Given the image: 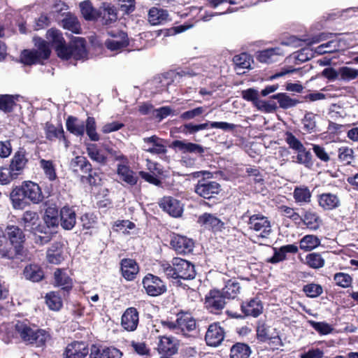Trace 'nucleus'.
Segmentation results:
<instances>
[{
	"label": "nucleus",
	"instance_id": "5701e85b",
	"mask_svg": "<svg viewBox=\"0 0 358 358\" xmlns=\"http://www.w3.org/2000/svg\"><path fill=\"white\" fill-rule=\"evenodd\" d=\"M138 313L135 308H127L122 316L121 324L127 331H134L138 324Z\"/></svg>",
	"mask_w": 358,
	"mask_h": 358
},
{
	"label": "nucleus",
	"instance_id": "20e7f679",
	"mask_svg": "<svg viewBox=\"0 0 358 358\" xmlns=\"http://www.w3.org/2000/svg\"><path fill=\"white\" fill-rule=\"evenodd\" d=\"M66 127L67 130L75 136H83L86 131L91 141L99 140V135L96 132V121L93 117H88L85 122L77 117L69 116L66 120Z\"/></svg>",
	"mask_w": 358,
	"mask_h": 358
},
{
	"label": "nucleus",
	"instance_id": "338daca9",
	"mask_svg": "<svg viewBox=\"0 0 358 358\" xmlns=\"http://www.w3.org/2000/svg\"><path fill=\"white\" fill-rule=\"evenodd\" d=\"M15 178H17V176H15L10 168H0V184L7 185Z\"/></svg>",
	"mask_w": 358,
	"mask_h": 358
},
{
	"label": "nucleus",
	"instance_id": "f3484780",
	"mask_svg": "<svg viewBox=\"0 0 358 358\" xmlns=\"http://www.w3.org/2000/svg\"><path fill=\"white\" fill-rule=\"evenodd\" d=\"M241 308L245 316L257 317L263 313L264 306L262 301L258 297H255L243 302Z\"/></svg>",
	"mask_w": 358,
	"mask_h": 358
},
{
	"label": "nucleus",
	"instance_id": "f704fd0d",
	"mask_svg": "<svg viewBox=\"0 0 358 358\" xmlns=\"http://www.w3.org/2000/svg\"><path fill=\"white\" fill-rule=\"evenodd\" d=\"M79 7L81 14L85 20L88 21H94L99 17V10L95 9L90 1L80 2Z\"/></svg>",
	"mask_w": 358,
	"mask_h": 358
},
{
	"label": "nucleus",
	"instance_id": "58836bf2",
	"mask_svg": "<svg viewBox=\"0 0 358 358\" xmlns=\"http://www.w3.org/2000/svg\"><path fill=\"white\" fill-rule=\"evenodd\" d=\"M23 273L26 279L32 282H38L43 278V271L36 264H30L26 266Z\"/></svg>",
	"mask_w": 358,
	"mask_h": 358
},
{
	"label": "nucleus",
	"instance_id": "5fc2aeb1",
	"mask_svg": "<svg viewBox=\"0 0 358 358\" xmlns=\"http://www.w3.org/2000/svg\"><path fill=\"white\" fill-rule=\"evenodd\" d=\"M338 157L340 162L348 165L351 164L354 159V151L351 148L342 146L338 148Z\"/></svg>",
	"mask_w": 358,
	"mask_h": 358
},
{
	"label": "nucleus",
	"instance_id": "4be33fe9",
	"mask_svg": "<svg viewBox=\"0 0 358 358\" xmlns=\"http://www.w3.org/2000/svg\"><path fill=\"white\" fill-rule=\"evenodd\" d=\"M28 159L27 157V152L23 148H20L13 155L10 169L15 174L19 176L25 168Z\"/></svg>",
	"mask_w": 358,
	"mask_h": 358
},
{
	"label": "nucleus",
	"instance_id": "0e129e2a",
	"mask_svg": "<svg viewBox=\"0 0 358 358\" xmlns=\"http://www.w3.org/2000/svg\"><path fill=\"white\" fill-rule=\"evenodd\" d=\"M334 280L338 286L341 287H349L352 284L351 276L345 273H337L334 275Z\"/></svg>",
	"mask_w": 358,
	"mask_h": 358
},
{
	"label": "nucleus",
	"instance_id": "052dcab7",
	"mask_svg": "<svg viewBox=\"0 0 358 358\" xmlns=\"http://www.w3.org/2000/svg\"><path fill=\"white\" fill-rule=\"evenodd\" d=\"M358 77V70L348 66L339 69V79L350 81Z\"/></svg>",
	"mask_w": 358,
	"mask_h": 358
},
{
	"label": "nucleus",
	"instance_id": "9d476101",
	"mask_svg": "<svg viewBox=\"0 0 358 358\" xmlns=\"http://www.w3.org/2000/svg\"><path fill=\"white\" fill-rule=\"evenodd\" d=\"M221 190L220 185L215 181L203 178L198 180L194 187V192L203 199H210L218 194Z\"/></svg>",
	"mask_w": 358,
	"mask_h": 358
},
{
	"label": "nucleus",
	"instance_id": "774afa93",
	"mask_svg": "<svg viewBox=\"0 0 358 358\" xmlns=\"http://www.w3.org/2000/svg\"><path fill=\"white\" fill-rule=\"evenodd\" d=\"M285 135V141L290 148L297 151L304 147L302 143L292 133L287 132Z\"/></svg>",
	"mask_w": 358,
	"mask_h": 358
},
{
	"label": "nucleus",
	"instance_id": "49530a36",
	"mask_svg": "<svg viewBox=\"0 0 358 358\" xmlns=\"http://www.w3.org/2000/svg\"><path fill=\"white\" fill-rule=\"evenodd\" d=\"M71 166L77 171L79 168L85 173H90L92 171V165L87 159L83 156H77L71 162Z\"/></svg>",
	"mask_w": 358,
	"mask_h": 358
},
{
	"label": "nucleus",
	"instance_id": "2eb2a0df",
	"mask_svg": "<svg viewBox=\"0 0 358 358\" xmlns=\"http://www.w3.org/2000/svg\"><path fill=\"white\" fill-rule=\"evenodd\" d=\"M171 245L179 254H187L193 250L194 243L192 239L184 236L174 235Z\"/></svg>",
	"mask_w": 358,
	"mask_h": 358
},
{
	"label": "nucleus",
	"instance_id": "9b49d317",
	"mask_svg": "<svg viewBox=\"0 0 358 358\" xmlns=\"http://www.w3.org/2000/svg\"><path fill=\"white\" fill-rule=\"evenodd\" d=\"M142 282L146 293L151 296H159L166 291L164 282L152 274L146 275Z\"/></svg>",
	"mask_w": 358,
	"mask_h": 358
},
{
	"label": "nucleus",
	"instance_id": "c85d7f7f",
	"mask_svg": "<svg viewBox=\"0 0 358 358\" xmlns=\"http://www.w3.org/2000/svg\"><path fill=\"white\" fill-rule=\"evenodd\" d=\"M148 20L152 25H159L169 20L167 10L157 7H152L149 10Z\"/></svg>",
	"mask_w": 358,
	"mask_h": 358
},
{
	"label": "nucleus",
	"instance_id": "c03bdc74",
	"mask_svg": "<svg viewBox=\"0 0 358 358\" xmlns=\"http://www.w3.org/2000/svg\"><path fill=\"white\" fill-rule=\"evenodd\" d=\"M301 221L311 230L317 229L321 224L320 217L315 213L311 211L306 212Z\"/></svg>",
	"mask_w": 358,
	"mask_h": 358
},
{
	"label": "nucleus",
	"instance_id": "864d4df0",
	"mask_svg": "<svg viewBox=\"0 0 358 358\" xmlns=\"http://www.w3.org/2000/svg\"><path fill=\"white\" fill-rule=\"evenodd\" d=\"M46 303L50 309L59 310L62 306V300L60 296L55 292L46 294Z\"/></svg>",
	"mask_w": 358,
	"mask_h": 358
},
{
	"label": "nucleus",
	"instance_id": "412c9836",
	"mask_svg": "<svg viewBox=\"0 0 358 358\" xmlns=\"http://www.w3.org/2000/svg\"><path fill=\"white\" fill-rule=\"evenodd\" d=\"M45 137L49 141H55L56 139L62 141L65 148H68L69 146V141L64 135V131L62 125L56 127L52 124L47 122L45 127Z\"/></svg>",
	"mask_w": 358,
	"mask_h": 358
},
{
	"label": "nucleus",
	"instance_id": "f8f14e48",
	"mask_svg": "<svg viewBox=\"0 0 358 358\" xmlns=\"http://www.w3.org/2000/svg\"><path fill=\"white\" fill-rule=\"evenodd\" d=\"M141 148L152 155L165 154L167 152L164 140L155 135L143 138Z\"/></svg>",
	"mask_w": 358,
	"mask_h": 358
},
{
	"label": "nucleus",
	"instance_id": "c756f323",
	"mask_svg": "<svg viewBox=\"0 0 358 358\" xmlns=\"http://www.w3.org/2000/svg\"><path fill=\"white\" fill-rule=\"evenodd\" d=\"M121 271L122 276L127 280H132L138 272V266L131 259H123L121 261Z\"/></svg>",
	"mask_w": 358,
	"mask_h": 358
},
{
	"label": "nucleus",
	"instance_id": "6ab92c4d",
	"mask_svg": "<svg viewBox=\"0 0 358 358\" xmlns=\"http://www.w3.org/2000/svg\"><path fill=\"white\" fill-rule=\"evenodd\" d=\"M117 175L120 181L130 186L136 185L138 180L136 173L129 166L128 164H117Z\"/></svg>",
	"mask_w": 358,
	"mask_h": 358
},
{
	"label": "nucleus",
	"instance_id": "aec40b11",
	"mask_svg": "<svg viewBox=\"0 0 358 358\" xmlns=\"http://www.w3.org/2000/svg\"><path fill=\"white\" fill-rule=\"evenodd\" d=\"M176 322H178V334L181 333L184 335H187L196 329V320L188 313H181L178 314Z\"/></svg>",
	"mask_w": 358,
	"mask_h": 358
},
{
	"label": "nucleus",
	"instance_id": "69168bd1",
	"mask_svg": "<svg viewBox=\"0 0 358 358\" xmlns=\"http://www.w3.org/2000/svg\"><path fill=\"white\" fill-rule=\"evenodd\" d=\"M303 292L310 298H315L322 293V287L317 284L310 283L303 286Z\"/></svg>",
	"mask_w": 358,
	"mask_h": 358
},
{
	"label": "nucleus",
	"instance_id": "f257e3e1",
	"mask_svg": "<svg viewBox=\"0 0 358 358\" xmlns=\"http://www.w3.org/2000/svg\"><path fill=\"white\" fill-rule=\"evenodd\" d=\"M13 207L15 209H24L30 202L38 204L43 199V196L39 185L31 181H24L22 185L15 187L10 194Z\"/></svg>",
	"mask_w": 358,
	"mask_h": 358
},
{
	"label": "nucleus",
	"instance_id": "603ef678",
	"mask_svg": "<svg viewBox=\"0 0 358 358\" xmlns=\"http://www.w3.org/2000/svg\"><path fill=\"white\" fill-rule=\"evenodd\" d=\"M317 115L311 112H306L302 119L303 129L308 133L313 132L316 128Z\"/></svg>",
	"mask_w": 358,
	"mask_h": 358
},
{
	"label": "nucleus",
	"instance_id": "79ce46f5",
	"mask_svg": "<svg viewBox=\"0 0 358 358\" xmlns=\"http://www.w3.org/2000/svg\"><path fill=\"white\" fill-rule=\"evenodd\" d=\"M120 36V41L114 40H106L105 45L108 49L110 50H119L125 47L129 44L127 34L124 31L119 32V37Z\"/></svg>",
	"mask_w": 358,
	"mask_h": 358
},
{
	"label": "nucleus",
	"instance_id": "de8ad7c7",
	"mask_svg": "<svg viewBox=\"0 0 358 358\" xmlns=\"http://www.w3.org/2000/svg\"><path fill=\"white\" fill-rule=\"evenodd\" d=\"M320 244V239L314 235H306L300 241V248L304 251H310Z\"/></svg>",
	"mask_w": 358,
	"mask_h": 358
},
{
	"label": "nucleus",
	"instance_id": "0eeeda50",
	"mask_svg": "<svg viewBox=\"0 0 358 358\" xmlns=\"http://www.w3.org/2000/svg\"><path fill=\"white\" fill-rule=\"evenodd\" d=\"M36 50H24L21 55L22 62L27 65L41 63L47 59L50 55L48 43L41 38L34 39Z\"/></svg>",
	"mask_w": 358,
	"mask_h": 358
},
{
	"label": "nucleus",
	"instance_id": "ea45409f",
	"mask_svg": "<svg viewBox=\"0 0 358 358\" xmlns=\"http://www.w3.org/2000/svg\"><path fill=\"white\" fill-rule=\"evenodd\" d=\"M241 286L239 282L235 280H229L225 286L222 288V292L224 296L227 299H234L240 292Z\"/></svg>",
	"mask_w": 358,
	"mask_h": 358
},
{
	"label": "nucleus",
	"instance_id": "7ed1b4c3",
	"mask_svg": "<svg viewBox=\"0 0 358 358\" xmlns=\"http://www.w3.org/2000/svg\"><path fill=\"white\" fill-rule=\"evenodd\" d=\"M15 331L23 342L36 347L43 346L50 338L45 330L26 322H17Z\"/></svg>",
	"mask_w": 358,
	"mask_h": 358
},
{
	"label": "nucleus",
	"instance_id": "bb28decb",
	"mask_svg": "<svg viewBox=\"0 0 358 358\" xmlns=\"http://www.w3.org/2000/svg\"><path fill=\"white\" fill-rule=\"evenodd\" d=\"M172 147L178 149L182 153L202 155L205 151L204 148L201 145L185 141L176 140L173 141Z\"/></svg>",
	"mask_w": 358,
	"mask_h": 358
},
{
	"label": "nucleus",
	"instance_id": "7c9ffc66",
	"mask_svg": "<svg viewBox=\"0 0 358 358\" xmlns=\"http://www.w3.org/2000/svg\"><path fill=\"white\" fill-rule=\"evenodd\" d=\"M319 206L324 210H329L340 206V199L337 195L332 193H323L318 196Z\"/></svg>",
	"mask_w": 358,
	"mask_h": 358
},
{
	"label": "nucleus",
	"instance_id": "39448f33",
	"mask_svg": "<svg viewBox=\"0 0 358 358\" xmlns=\"http://www.w3.org/2000/svg\"><path fill=\"white\" fill-rule=\"evenodd\" d=\"M243 217L248 219L247 221L248 229L255 233L253 242L257 243L269 237L272 229L271 222L267 217L260 213L250 215V211L247 210Z\"/></svg>",
	"mask_w": 358,
	"mask_h": 358
},
{
	"label": "nucleus",
	"instance_id": "ddd939ff",
	"mask_svg": "<svg viewBox=\"0 0 358 358\" xmlns=\"http://www.w3.org/2000/svg\"><path fill=\"white\" fill-rule=\"evenodd\" d=\"M159 204L164 211L173 217H179L182 214V205L175 198L164 196L160 200Z\"/></svg>",
	"mask_w": 358,
	"mask_h": 358
},
{
	"label": "nucleus",
	"instance_id": "13d9d810",
	"mask_svg": "<svg viewBox=\"0 0 358 358\" xmlns=\"http://www.w3.org/2000/svg\"><path fill=\"white\" fill-rule=\"evenodd\" d=\"M308 324L320 334L327 335L331 334L333 331V327L325 322H315L313 320H308Z\"/></svg>",
	"mask_w": 358,
	"mask_h": 358
},
{
	"label": "nucleus",
	"instance_id": "f03ea898",
	"mask_svg": "<svg viewBox=\"0 0 358 358\" xmlns=\"http://www.w3.org/2000/svg\"><path fill=\"white\" fill-rule=\"evenodd\" d=\"M159 271L168 278L175 280H192L196 275L194 266L190 262L179 257L173 258L171 264L160 262Z\"/></svg>",
	"mask_w": 358,
	"mask_h": 358
},
{
	"label": "nucleus",
	"instance_id": "a19ab883",
	"mask_svg": "<svg viewBox=\"0 0 358 358\" xmlns=\"http://www.w3.org/2000/svg\"><path fill=\"white\" fill-rule=\"evenodd\" d=\"M341 40L335 36V38L317 46L315 49V52L319 55H322L336 51L341 48Z\"/></svg>",
	"mask_w": 358,
	"mask_h": 358
},
{
	"label": "nucleus",
	"instance_id": "37998d69",
	"mask_svg": "<svg viewBox=\"0 0 358 358\" xmlns=\"http://www.w3.org/2000/svg\"><path fill=\"white\" fill-rule=\"evenodd\" d=\"M250 354V347L241 343L234 345L231 348V358H248Z\"/></svg>",
	"mask_w": 358,
	"mask_h": 358
},
{
	"label": "nucleus",
	"instance_id": "3c124183",
	"mask_svg": "<svg viewBox=\"0 0 358 358\" xmlns=\"http://www.w3.org/2000/svg\"><path fill=\"white\" fill-rule=\"evenodd\" d=\"M17 99L18 96H13L8 94L0 96V110L4 112L11 111Z\"/></svg>",
	"mask_w": 358,
	"mask_h": 358
},
{
	"label": "nucleus",
	"instance_id": "8fccbe9b",
	"mask_svg": "<svg viewBox=\"0 0 358 358\" xmlns=\"http://www.w3.org/2000/svg\"><path fill=\"white\" fill-rule=\"evenodd\" d=\"M87 152L90 159L93 161L100 164H105L106 163V157L101 152L96 144H89L87 148Z\"/></svg>",
	"mask_w": 358,
	"mask_h": 358
},
{
	"label": "nucleus",
	"instance_id": "423d86ee",
	"mask_svg": "<svg viewBox=\"0 0 358 358\" xmlns=\"http://www.w3.org/2000/svg\"><path fill=\"white\" fill-rule=\"evenodd\" d=\"M10 243L6 246V258L13 259L23 256L25 236L22 229L15 225H8L5 230Z\"/></svg>",
	"mask_w": 358,
	"mask_h": 358
},
{
	"label": "nucleus",
	"instance_id": "a211bd4d",
	"mask_svg": "<svg viewBox=\"0 0 358 358\" xmlns=\"http://www.w3.org/2000/svg\"><path fill=\"white\" fill-rule=\"evenodd\" d=\"M222 292L219 290H212L209 295L206 298V306L212 313H216L224 308L225 305V299Z\"/></svg>",
	"mask_w": 358,
	"mask_h": 358
},
{
	"label": "nucleus",
	"instance_id": "a18cd8bd",
	"mask_svg": "<svg viewBox=\"0 0 358 358\" xmlns=\"http://www.w3.org/2000/svg\"><path fill=\"white\" fill-rule=\"evenodd\" d=\"M271 97L274 99H277L280 107L283 109L294 107L300 103L299 101L292 99L285 93H278L273 95Z\"/></svg>",
	"mask_w": 358,
	"mask_h": 358
},
{
	"label": "nucleus",
	"instance_id": "393cba45",
	"mask_svg": "<svg viewBox=\"0 0 358 358\" xmlns=\"http://www.w3.org/2000/svg\"><path fill=\"white\" fill-rule=\"evenodd\" d=\"M284 55V52L280 47L268 48L259 51L257 60L262 63L271 64L279 61V57Z\"/></svg>",
	"mask_w": 358,
	"mask_h": 358
},
{
	"label": "nucleus",
	"instance_id": "4468645a",
	"mask_svg": "<svg viewBox=\"0 0 358 358\" xmlns=\"http://www.w3.org/2000/svg\"><path fill=\"white\" fill-rule=\"evenodd\" d=\"M40 223L39 216L38 213L34 211H25L21 218V224L24 227V230L33 234L41 231Z\"/></svg>",
	"mask_w": 358,
	"mask_h": 358
},
{
	"label": "nucleus",
	"instance_id": "680f3d73",
	"mask_svg": "<svg viewBox=\"0 0 358 358\" xmlns=\"http://www.w3.org/2000/svg\"><path fill=\"white\" fill-rule=\"evenodd\" d=\"M234 64L240 69H250L251 65V58L247 53H241L235 55L233 58Z\"/></svg>",
	"mask_w": 358,
	"mask_h": 358
},
{
	"label": "nucleus",
	"instance_id": "c9c22d12",
	"mask_svg": "<svg viewBox=\"0 0 358 358\" xmlns=\"http://www.w3.org/2000/svg\"><path fill=\"white\" fill-rule=\"evenodd\" d=\"M99 17H101L103 24H109L117 19L116 9L109 4H103L99 10Z\"/></svg>",
	"mask_w": 358,
	"mask_h": 358
},
{
	"label": "nucleus",
	"instance_id": "72a5a7b5",
	"mask_svg": "<svg viewBox=\"0 0 358 358\" xmlns=\"http://www.w3.org/2000/svg\"><path fill=\"white\" fill-rule=\"evenodd\" d=\"M46 38L48 43H51L52 46L54 47L57 54L59 49L65 48L66 46L62 33L57 29H51L48 30Z\"/></svg>",
	"mask_w": 358,
	"mask_h": 358
},
{
	"label": "nucleus",
	"instance_id": "4c0bfd02",
	"mask_svg": "<svg viewBox=\"0 0 358 358\" xmlns=\"http://www.w3.org/2000/svg\"><path fill=\"white\" fill-rule=\"evenodd\" d=\"M55 283L62 289L69 291L72 288V280L62 269H57L54 273Z\"/></svg>",
	"mask_w": 358,
	"mask_h": 358
},
{
	"label": "nucleus",
	"instance_id": "6e6552de",
	"mask_svg": "<svg viewBox=\"0 0 358 358\" xmlns=\"http://www.w3.org/2000/svg\"><path fill=\"white\" fill-rule=\"evenodd\" d=\"M58 57L62 59H83L87 57L85 41L80 37L76 38L69 46L59 49Z\"/></svg>",
	"mask_w": 358,
	"mask_h": 358
},
{
	"label": "nucleus",
	"instance_id": "dca6fc26",
	"mask_svg": "<svg viewBox=\"0 0 358 358\" xmlns=\"http://www.w3.org/2000/svg\"><path fill=\"white\" fill-rule=\"evenodd\" d=\"M224 332L223 329L217 324L209 325L206 334L205 340L208 345L217 346L224 340Z\"/></svg>",
	"mask_w": 358,
	"mask_h": 358
},
{
	"label": "nucleus",
	"instance_id": "b1692460",
	"mask_svg": "<svg viewBox=\"0 0 358 358\" xmlns=\"http://www.w3.org/2000/svg\"><path fill=\"white\" fill-rule=\"evenodd\" d=\"M60 224L65 230H71L76 223L75 210L69 206H64L60 210Z\"/></svg>",
	"mask_w": 358,
	"mask_h": 358
},
{
	"label": "nucleus",
	"instance_id": "09e8293b",
	"mask_svg": "<svg viewBox=\"0 0 358 358\" xmlns=\"http://www.w3.org/2000/svg\"><path fill=\"white\" fill-rule=\"evenodd\" d=\"M62 26L65 29L71 31L74 34H80L81 30L78 18L73 15H67L62 20Z\"/></svg>",
	"mask_w": 358,
	"mask_h": 358
},
{
	"label": "nucleus",
	"instance_id": "bf43d9fd",
	"mask_svg": "<svg viewBox=\"0 0 358 358\" xmlns=\"http://www.w3.org/2000/svg\"><path fill=\"white\" fill-rule=\"evenodd\" d=\"M40 166L43 169L46 177L50 180H55L56 179L57 174L52 161L41 159Z\"/></svg>",
	"mask_w": 358,
	"mask_h": 358
},
{
	"label": "nucleus",
	"instance_id": "2f4dec72",
	"mask_svg": "<svg viewBox=\"0 0 358 358\" xmlns=\"http://www.w3.org/2000/svg\"><path fill=\"white\" fill-rule=\"evenodd\" d=\"M157 348L159 352L173 355L178 351L177 340L172 337L162 336Z\"/></svg>",
	"mask_w": 358,
	"mask_h": 358
},
{
	"label": "nucleus",
	"instance_id": "6e6d98bb",
	"mask_svg": "<svg viewBox=\"0 0 358 358\" xmlns=\"http://www.w3.org/2000/svg\"><path fill=\"white\" fill-rule=\"evenodd\" d=\"M306 262L313 268H320L324 265V259L321 255L316 252L308 254L306 257Z\"/></svg>",
	"mask_w": 358,
	"mask_h": 358
},
{
	"label": "nucleus",
	"instance_id": "a878e982",
	"mask_svg": "<svg viewBox=\"0 0 358 358\" xmlns=\"http://www.w3.org/2000/svg\"><path fill=\"white\" fill-rule=\"evenodd\" d=\"M88 353V348L83 342H73L65 350L66 358H84Z\"/></svg>",
	"mask_w": 358,
	"mask_h": 358
},
{
	"label": "nucleus",
	"instance_id": "e2e57ef3",
	"mask_svg": "<svg viewBox=\"0 0 358 358\" xmlns=\"http://www.w3.org/2000/svg\"><path fill=\"white\" fill-rule=\"evenodd\" d=\"M47 259L51 264H59L63 261L64 257L61 250L52 247L47 252Z\"/></svg>",
	"mask_w": 358,
	"mask_h": 358
},
{
	"label": "nucleus",
	"instance_id": "1a4fd4ad",
	"mask_svg": "<svg viewBox=\"0 0 358 358\" xmlns=\"http://www.w3.org/2000/svg\"><path fill=\"white\" fill-rule=\"evenodd\" d=\"M257 337L261 342L270 341L275 348H278L283 345L277 329L264 322H258Z\"/></svg>",
	"mask_w": 358,
	"mask_h": 358
},
{
	"label": "nucleus",
	"instance_id": "473e14b6",
	"mask_svg": "<svg viewBox=\"0 0 358 358\" xmlns=\"http://www.w3.org/2000/svg\"><path fill=\"white\" fill-rule=\"evenodd\" d=\"M198 222L207 227H211L213 231H221L224 225L222 220L210 213H203L199 216Z\"/></svg>",
	"mask_w": 358,
	"mask_h": 358
},
{
	"label": "nucleus",
	"instance_id": "e433bc0d",
	"mask_svg": "<svg viewBox=\"0 0 358 358\" xmlns=\"http://www.w3.org/2000/svg\"><path fill=\"white\" fill-rule=\"evenodd\" d=\"M311 192L306 186L295 187L293 192V197L296 203L300 205L308 203L311 200Z\"/></svg>",
	"mask_w": 358,
	"mask_h": 358
},
{
	"label": "nucleus",
	"instance_id": "4d7b16f0",
	"mask_svg": "<svg viewBox=\"0 0 358 358\" xmlns=\"http://www.w3.org/2000/svg\"><path fill=\"white\" fill-rule=\"evenodd\" d=\"M296 162L303 164L306 167H310L313 165L312 155L310 151L307 150L305 147L297 150Z\"/></svg>",
	"mask_w": 358,
	"mask_h": 358
},
{
	"label": "nucleus",
	"instance_id": "cd10ccee",
	"mask_svg": "<svg viewBox=\"0 0 358 358\" xmlns=\"http://www.w3.org/2000/svg\"><path fill=\"white\" fill-rule=\"evenodd\" d=\"M90 358H122V353L115 348H106L101 351L93 345L91 348Z\"/></svg>",
	"mask_w": 358,
	"mask_h": 358
}]
</instances>
